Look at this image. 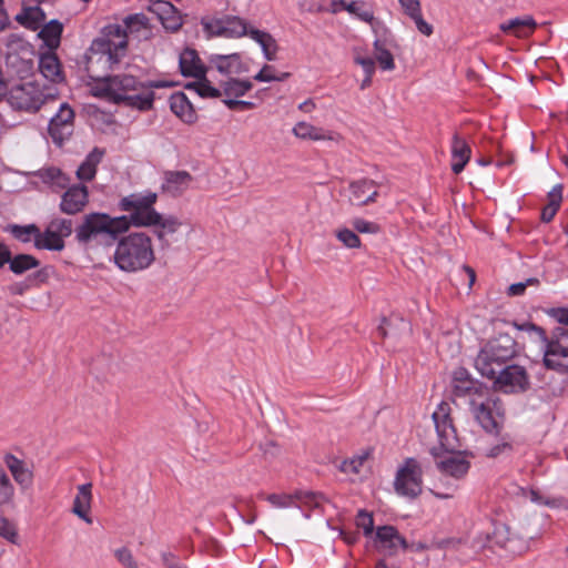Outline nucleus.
I'll list each match as a JSON object with an SVG mask.
<instances>
[{
  "label": "nucleus",
  "mask_w": 568,
  "mask_h": 568,
  "mask_svg": "<svg viewBox=\"0 0 568 568\" xmlns=\"http://www.w3.org/2000/svg\"><path fill=\"white\" fill-rule=\"evenodd\" d=\"M120 41L94 39L85 53V70L95 82L94 94L109 102L122 104L140 111L153 108L154 89L173 87V82L153 80L141 82L131 74H108L118 65L126 51L125 37L115 28Z\"/></svg>",
  "instance_id": "obj_1"
},
{
  "label": "nucleus",
  "mask_w": 568,
  "mask_h": 568,
  "mask_svg": "<svg viewBox=\"0 0 568 568\" xmlns=\"http://www.w3.org/2000/svg\"><path fill=\"white\" fill-rule=\"evenodd\" d=\"M158 193L151 190L134 192L123 196L119 203V210L129 212V215H122L125 221V231L131 226L134 227H156L155 236L160 241L162 247L169 246L166 235L175 233L181 226V222L173 215L164 216L154 209L158 201Z\"/></svg>",
  "instance_id": "obj_2"
},
{
  "label": "nucleus",
  "mask_w": 568,
  "mask_h": 568,
  "mask_svg": "<svg viewBox=\"0 0 568 568\" xmlns=\"http://www.w3.org/2000/svg\"><path fill=\"white\" fill-rule=\"evenodd\" d=\"M450 410V405L443 400L432 414L439 445L446 454L439 455L437 448H433L430 453L435 457L436 467L442 475L460 479L468 473L470 463L464 455L456 452L459 448V443Z\"/></svg>",
  "instance_id": "obj_3"
},
{
  "label": "nucleus",
  "mask_w": 568,
  "mask_h": 568,
  "mask_svg": "<svg viewBox=\"0 0 568 568\" xmlns=\"http://www.w3.org/2000/svg\"><path fill=\"white\" fill-rule=\"evenodd\" d=\"M155 261L152 237L142 231L120 235L115 242L113 263L125 273L148 270Z\"/></svg>",
  "instance_id": "obj_4"
},
{
  "label": "nucleus",
  "mask_w": 568,
  "mask_h": 568,
  "mask_svg": "<svg viewBox=\"0 0 568 568\" xmlns=\"http://www.w3.org/2000/svg\"><path fill=\"white\" fill-rule=\"evenodd\" d=\"M125 225L123 216L91 212L84 214L81 223L75 226L74 239L84 246H112L120 235L126 233Z\"/></svg>",
  "instance_id": "obj_5"
},
{
  "label": "nucleus",
  "mask_w": 568,
  "mask_h": 568,
  "mask_svg": "<svg viewBox=\"0 0 568 568\" xmlns=\"http://www.w3.org/2000/svg\"><path fill=\"white\" fill-rule=\"evenodd\" d=\"M516 355L517 343L513 336L499 334L481 346L475 358V367L483 377H494Z\"/></svg>",
  "instance_id": "obj_6"
},
{
  "label": "nucleus",
  "mask_w": 568,
  "mask_h": 568,
  "mask_svg": "<svg viewBox=\"0 0 568 568\" xmlns=\"http://www.w3.org/2000/svg\"><path fill=\"white\" fill-rule=\"evenodd\" d=\"M528 332L541 343L545 366L560 373H568V327H555L548 336L542 327L529 324Z\"/></svg>",
  "instance_id": "obj_7"
},
{
  "label": "nucleus",
  "mask_w": 568,
  "mask_h": 568,
  "mask_svg": "<svg viewBox=\"0 0 568 568\" xmlns=\"http://www.w3.org/2000/svg\"><path fill=\"white\" fill-rule=\"evenodd\" d=\"M394 489L397 495L415 499L423 490V468L415 458H406L397 469L394 479Z\"/></svg>",
  "instance_id": "obj_8"
},
{
  "label": "nucleus",
  "mask_w": 568,
  "mask_h": 568,
  "mask_svg": "<svg viewBox=\"0 0 568 568\" xmlns=\"http://www.w3.org/2000/svg\"><path fill=\"white\" fill-rule=\"evenodd\" d=\"M202 26L209 37L240 39L246 36L248 22L239 16L225 14L221 18L202 19Z\"/></svg>",
  "instance_id": "obj_9"
},
{
  "label": "nucleus",
  "mask_w": 568,
  "mask_h": 568,
  "mask_svg": "<svg viewBox=\"0 0 568 568\" xmlns=\"http://www.w3.org/2000/svg\"><path fill=\"white\" fill-rule=\"evenodd\" d=\"M7 101L16 110L36 112L44 103V95L39 85L26 82L13 85L7 94Z\"/></svg>",
  "instance_id": "obj_10"
},
{
  "label": "nucleus",
  "mask_w": 568,
  "mask_h": 568,
  "mask_svg": "<svg viewBox=\"0 0 568 568\" xmlns=\"http://www.w3.org/2000/svg\"><path fill=\"white\" fill-rule=\"evenodd\" d=\"M494 385L504 393L525 392L529 387V376L521 365L508 363L494 377H489Z\"/></svg>",
  "instance_id": "obj_11"
},
{
  "label": "nucleus",
  "mask_w": 568,
  "mask_h": 568,
  "mask_svg": "<svg viewBox=\"0 0 568 568\" xmlns=\"http://www.w3.org/2000/svg\"><path fill=\"white\" fill-rule=\"evenodd\" d=\"M74 111L68 103H61L58 112L51 118L48 126L53 142L61 145L73 131Z\"/></svg>",
  "instance_id": "obj_12"
},
{
  "label": "nucleus",
  "mask_w": 568,
  "mask_h": 568,
  "mask_svg": "<svg viewBox=\"0 0 568 568\" xmlns=\"http://www.w3.org/2000/svg\"><path fill=\"white\" fill-rule=\"evenodd\" d=\"M498 400L491 397H486L483 400L477 398H469V406L473 416L487 433L498 432V422L496 420L495 414H498L496 409Z\"/></svg>",
  "instance_id": "obj_13"
},
{
  "label": "nucleus",
  "mask_w": 568,
  "mask_h": 568,
  "mask_svg": "<svg viewBox=\"0 0 568 568\" xmlns=\"http://www.w3.org/2000/svg\"><path fill=\"white\" fill-rule=\"evenodd\" d=\"M88 203L89 190L84 184L79 183L65 187L59 209L64 214L74 215L82 212Z\"/></svg>",
  "instance_id": "obj_14"
},
{
  "label": "nucleus",
  "mask_w": 568,
  "mask_h": 568,
  "mask_svg": "<svg viewBox=\"0 0 568 568\" xmlns=\"http://www.w3.org/2000/svg\"><path fill=\"white\" fill-rule=\"evenodd\" d=\"M348 191L349 202L358 206L375 202L378 195L377 184L369 179H361L351 182Z\"/></svg>",
  "instance_id": "obj_15"
},
{
  "label": "nucleus",
  "mask_w": 568,
  "mask_h": 568,
  "mask_svg": "<svg viewBox=\"0 0 568 568\" xmlns=\"http://www.w3.org/2000/svg\"><path fill=\"white\" fill-rule=\"evenodd\" d=\"M180 72L185 78H199L206 74V67L194 49H184L179 57Z\"/></svg>",
  "instance_id": "obj_16"
},
{
  "label": "nucleus",
  "mask_w": 568,
  "mask_h": 568,
  "mask_svg": "<svg viewBox=\"0 0 568 568\" xmlns=\"http://www.w3.org/2000/svg\"><path fill=\"white\" fill-rule=\"evenodd\" d=\"M54 50H48L40 54L39 70L41 74L52 83H62L65 80L61 62Z\"/></svg>",
  "instance_id": "obj_17"
},
{
  "label": "nucleus",
  "mask_w": 568,
  "mask_h": 568,
  "mask_svg": "<svg viewBox=\"0 0 568 568\" xmlns=\"http://www.w3.org/2000/svg\"><path fill=\"white\" fill-rule=\"evenodd\" d=\"M192 181V175L186 171H168L164 173L162 190L172 196H179L190 187Z\"/></svg>",
  "instance_id": "obj_18"
},
{
  "label": "nucleus",
  "mask_w": 568,
  "mask_h": 568,
  "mask_svg": "<svg viewBox=\"0 0 568 568\" xmlns=\"http://www.w3.org/2000/svg\"><path fill=\"white\" fill-rule=\"evenodd\" d=\"M450 153L452 171L459 174L470 160L471 149L467 141L456 133L452 139Z\"/></svg>",
  "instance_id": "obj_19"
},
{
  "label": "nucleus",
  "mask_w": 568,
  "mask_h": 568,
  "mask_svg": "<svg viewBox=\"0 0 568 568\" xmlns=\"http://www.w3.org/2000/svg\"><path fill=\"white\" fill-rule=\"evenodd\" d=\"M170 109L184 123L192 124L197 114L184 92H175L170 97Z\"/></svg>",
  "instance_id": "obj_20"
},
{
  "label": "nucleus",
  "mask_w": 568,
  "mask_h": 568,
  "mask_svg": "<svg viewBox=\"0 0 568 568\" xmlns=\"http://www.w3.org/2000/svg\"><path fill=\"white\" fill-rule=\"evenodd\" d=\"M146 17L143 14V13H135V14H130L124 20H123V27L122 26H119V24H114V26H110L108 28L109 32H108V37L109 38H104L105 40H112V41H120V37L116 34L115 32V28H120L122 33H123V37H125V41L128 42V34L129 33H136L139 32L142 28H145L146 27Z\"/></svg>",
  "instance_id": "obj_21"
},
{
  "label": "nucleus",
  "mask_w": 568,
  "mask_h": 568,
  "mask_svg": "<svg viewBox=\"0 0 568 568\" xmlns=\"http://www.w3.org/2000/svg\"><path fill=\"white\" fill-rule=\"evenodd\" d=\"M104 156V150L94 148L79 165L75 175L78 180L83 184L84 182L92 181L98 171V165L101 163Z\"/></svg>",
  "instance_id": "obj_22"
},
{
  "label": "nucleus",
  "mask_w": 568,
  "mask_h": 568,
  "mask_svg": "<svg viewBox=\"0 0 568 568\" xmlns=\"http://www.w3.org/2000/svg\"><path fill=\"white\" fill-rule=\"evenodd\" d=\"M209 62L215 67L221 74H240L243 71L240 53L211 54Z\"/></svg>",
  "instance_id": "obj_23"
},
{
  "label": "nucleus",
  "mask_w": 568,
  "mask_h": 568,
  "mask_svg": "<svg viewBox=\"0 0 568 568\" xmlns=\"http://www.w3.org/2000/svg\"><path fill=\"white\" fill-rule=\"evenodd\" d=\"M376 540L383 548L388 549L390 554L396 552L399 547L403 549L407 548L406 539L398 534L394 526L378 527L376 529Z\"/></svg>",
  "instance_id": "obj_24"
},
{
  "label": "nucleus",
  "mask_w": 568,
  "mask_h": 568,
  "mask_svg": "<svg viewBox=\"0 0 568 568\" xmlns=\"http://www.w3.org/2000/svg\"><path fill=\"white\" fill-rule=\"evenodd\" d=\"M92 500V484L87 483L78 486V494L73 500L72 513L79 518L84 520L87 524L92 523V518L89 516V510Z\"/></svg>",
  "instance_id": "obj_25"
},
{
  "label": "nucleus",
  "mask_w": 568,
  "mask_h": 568,
  "mask_svg": "<svg viewBox=\"0 0 568 568\" xmlns=\"http://www.w3.org/2000/svg\"><path fill=\"white\" fill-rule=\"evenodd\" d=\"M34 175L55 192L64 190L70 184V178L55 166L40 169Z\"/></svg>",
  "instance_id": "obj_26"
},
{
  "label": "nucleus",
  "mask_w": 568,
  "mask_h": 568,
  "mask_svg": "<svg viewBox=\"0 0 568 568\" xmlns=\"http://www.w3.org/2000/svg\"><path fill=\"white\" fill-rule=\"evenodd\" d=\"M4 462L7 467L11 471L14 480L20 485L22 489H27L32 485V471L26 466V464L21 459L17 458L11 454H8L4 457Z\"/></svg>",
  "instance_id": "obj_27"
},
{
  "label": "nucleus",
  "mask_w": 568,
  "mask_h": 568,
  "mask_svg": "<svg viewBox=\"0 0 568 568\" xmlns=\"http://www.w3.org/2000/svg\"><path fill=\"white\" fill-rule=\"evenodd\" d=\"M16 20L21 26L36 31L44 23L45 13L39 6L24 7L22 11L16 16Z\"/></svg>",
  "instance_id": "obj_28"
},
{
  "label": "nucleus",
  "mask_w": 568,
  "mask_h": 568,
  "mask_svg": "<svg viewBox=\"0 0 568 568\" xmlns=\"http://www.w3.org/2000/svg\"><path fill=\"white\" fill-rule=\"evenodd\" d=\"M63 24L59 20L52 19L42 24L39 37L49 50H55L60 45Z\"/></svg>",
  "instance_id": "obj_29"
},
{
  "label": "nucleus",
  "mask_w": 568,
  "mask_h": 568,
  "mask_svg": "<svg viewBox=\"0 0 568 568\" xmlns=\"http://www.w3.org/2000/svg\"><path fill=\"white\" fill-rule=\"evenodd\" d=\"M34 247L38 250L61 252L64 250L65 243L47 225L44 231L39 229L38 236L34 241Z\"/></svg>",
  "instance_id": "obj_30"
},
{
  "label": "nucleus",
  "mask_w": 568,
  "mask_h": 568,
  "mask_svg": "<svg viewBox=\"0 0 568 568\" xmlns=\"http://www.w3.org/2000/svg\"><path fill=\"white\" fill-rule=\"evenodd\" d=\"M292 131L296 138L302 140L324 141L333 139V136L322 128L314 126L313 124L304 121L297 122Z\"/></svg>",
  "instance_id": "obj_31"
},
{
  "label": "nucleus",
  "mask_w": 568,
  "mask_h": 568,
  "mask_svg": "<svg viewBox=\"0 0 568 568\" xmlns=\"http://www.w3.org/2000/svg\"><path fill=\"white\" fill-rule=\"evenodd\" d=\"M562 184H556L547 194L548 204L542 207L540 219L545 223H549L560 209L562 201Z\"/></svg>",
  "instance_id": "obj_32"
},
{
  "label": "nucleus",
  "mask_w": 568,
  "mask_h": 568,
  "mask_svg": "<svg viewBox=\"0 0 568 568\" xmlns=\"http://www.w3.org/2000/svg\"><path fill=\"white\" fill-rule=\"evenodd\" d=\"M397 331L400 333H409L410 325L403 317L394 315L389 318L384 317L381 325L377 327V332L382 337L395 336Z\"/></svg>",
  "instance_id": "obj_33"
},
{
  "label": "nucleus",
  "mask_w": 568,
  "mask_h": 568,
  "mask_svg": "<svg viewBox=\"0 0 568 568\" xmlns=\"http://www.w3.org/2000/svg\"><path fill=\"white\" fill-rule=\"evenodd\" d=\"M374 53L375 59L378 62L381 69L383 71H392L395 69L394 57L388 49V41L386 39L382 40L379 37H376L374 42Z\"/></svg>",
  "instance_id": "obj_34"
},
{
  "label": "nucleus",
  "mask_w": 568,
  "mask_h": 568,
  "mask_svg": "<svg viewBox=\"0 0 568 568\" xmlns=\"http://www.w3.org/2000/svg\"><path fill=\"white\" fill-rule=\"evenodd\" d=\"M295 499V507H298L300 509H318L324 503L327 501V498L324 494L311 490H296Z\"/></svg>",
  "instance_id": "obj_35"
},
{
  "label": "nucleus",
  "mask_w": 568,
  "mask_h": 568,
  "mask_svg": "<svg viewBox=\"0 0 568 568\" xmlns=\"http://www.w3.org/2000/svg\"><path fill=\"white\" fill-rule=\"evenodd\" d=\"M535 27L536 22L531 17L514 18L499 26L503 32L511 33L516 37H524L526 28L532 30Z\"/></svg>",
  "instance_id": "obj_36"
},
{
  "label": "nucleus",
  "mask_w": 568,
  "mask_h": 568,
  "mask_svg": "<svg viewBox=\"0 0 568 568\" xmlns=\"http://www.w3.org/2000/svg\"><path fill=\"white\" fill-rule=\"evenodd\" d=\"M8 264L12 273L21 275L29 270L38 267L40 265V261L30 254H18L13 257L10 255Z\"/></svg>",
  "instance_id": "obj_37"
},
{
  "label": "nucleus",
  "mask_w": 568,
  "mask_h": 568,
  "mask_svg": "<svg viewBox=\"0 0 568 568\" xmlns=\"http://www.w3.org/2000/svg\"><path fill=\"white\" fill-rule=\"evenodd\" d=\"M453 392L455 396H469L478 399L483 395V387L471 378L464 381L453 378Z\"/></svg>",
  "instance_id": "obj_38"
},
{
  "label": "nucleus",
  "mask_w": 568,
  "mask_h": 568,
  "mask_svg": "<svg viewBox=\"0 0 568 568\" xmlns=\"http://www.w3.org/2000/svg\"><path fill=\"white\" fill-rule=\"evenodd\" d=\"M253 84L250 80H241L231 78L222 84L223 93L227 97V99H239L246 94Z\"/></svg>",
  "instance_id": "obj_39"
},
{
  "label": "nucleus",
  "mask_w": 568,
  "mask_h": 568,
  "mask_svg": "<svg viewBox=\"0 0 568 568\" xmlns=\"http://www.w3.org/2000/svg\"><path fill=\"white\" fill-rule=\"evenodd\" d=\"M196 79L197 81L186 84L185 88L189 90H194L202 98L221 97L222 91L211 84V82L206 79V74Z\"/></svg>",
  "instance_id": "obj_40"
},
{
  "label": "nucleus",
  "mask_w": 568,
  "mask_h": 568,
  "mask_svg": "<svg viewBox=\"0 0 568 568\" xmlns=\"http://www.w3.org/2000/svg\"><path fill=\"white\" fill-rule=\"evenodd\" d=\"M9 232L11 235L22 242V243H29L31 241H36V237L38 236L39 227L36 224H28V225H18L12 224L9 225Z\"/></svg>",
  "instance_id": "obj_41"
},
{
  "label": "nucleus",
  "mask_w": 568,
  "mask_h": 568,
  "mask_svg": "<svg viewBox=\"0 0 568 568\" xmlns=\"http://www.w3.org/2000/svg\"><path fill=\"white\" fill-rule=\"evenodd\" d=\"M363 2L359 1H351L346 7V11L363 22L369 23L375 33H377L376 26L378 22L375 20L374 12L369 9H363L359 7Z\"/></svg>",
  "instance_id": "obj_42"
},
{
  "label": "nucleus",
  "mask_w": 568,
  "mask_h": 568,
  "mask_svg": "<svg viewBox=\"0 0 568 568\" xmlns=\"http://www.w3.org/2000/svg\"><path fill=\"white\" fill-rule=\"evenodd\" d=\"M14 498V486L9 475L0 466V507L12 504Z\"/></svg>",
  "instance_id": "obj_43"
},
{
  "label": "nucleus",
  "mask_w": 568,
  "mask_h": 568,
  "mask_svg": "<svg viewBox=\"0 0 568 568\" xmlns=\"http://www.w3.org/2000/svg\"><path fill=\"white\" fill-rule=\"evenodd\" d=\"M48 226L63 241L74 232L71 219L54 217L48 223Z\"/></svg>",
  "instance_id": "obj_44"
},
{
  "label": "nucleus",
  "mask_w": 568,
  "mask_h": 568,
  "mask_svg": "<svg viewBox=\"0 0 568 568\" xmlns=\"http://www.w3.org/2000/svg\"><path fill=\"white\" fill-rule=\"evenodd\" d=\"M266 500L275 508L295 507L296 499L294 494H270Z\"/></svg>",
  "instance_id": "obj_45"
},
{
  "label": "nucleus",
  "mask_w": 568,
  "mask_h": 568,
  "mask_svg": "<svg viewBox=\"0 0 568 568\" xmlns=\"http://www.w3.org/2000/svg\"><path fill=\"white\" fill-rule=\"evenodd\" d=\"M367 459V454L354 456L351 459H345L339 465V470L345 474H359L361 468Z\"/></svg>",
  "instance_id": "obj_46"
},
{
  "label": "nucleus",
  "mask_w": 568,
  "mask_h": 568,
  "mask_svg": "<svg viewBox=\"0 0 568 568\" xmlns=\"http://www.w3.org/2000/svg\"><path fill=\"white\" fill-rule=\"evenodd\" d=\"M114 557L124 568H140L132 551L128 547H121L114 550Z\"/></svg>",
  "instance_id": "obj_47"
},
{
  "label": "nucleus",
  "mask_w": 568,
  "mask_h": 568,
  "mask_svg": "<svg viewBox=\"0 0 568 568\" xmlns=\"http://www.w3.org/2000/svg\"><path fill=\"white\" fill-rule=\"evenodd\" d=\"M356 526L363 530L365 536H371L374 531L373 515L361 509L356 516Z\"/></svg>",
  "instance_id": "obj_48"
},
{
  "label": "nucleus",
  "mask_w": 568,
  "mask_h": 568,
  "mask_svg": "<svg viewBox=\"0 0 568 568\" xmlns=\"http://www.w3.org/2000/svg\"><path fill=\"white\" fill-rule=\"evenodd\" d=\"M336 236L346 247L355 248V247H359V245H361L359 237L357 236V234L354 231H352L349 229L339 230L336 233Z\"/></svg>",
  "instance_id": "obj_49"
},
{
  "label": "nucleus",
  "mask_w": 568,
  "mask_h": 568,
  "mask_svg": "<svg viewBox=\"0 0 568 568\" xmlns=\"http://www.w3.org/2000/svg\"><path fill=\"white\" fill-rule=\"evenodd\" d=\"M352 225L359 233L376 234L379 232L378 224L361 217L354 219Z\"/></svg>",
  "instance_id": "obj_50"
},
{
  "label": "nucleus",
  "mask_w": 568,
  "mask_h": 568,
  "mask_svg": "<svg viewBox=\"0 0 568 568\" xmlns=\"http://www.w3.org/2000/svg\"><path fill=\"white\" fill-rule=\"evenodd\" d=\"M0 536L13 544L18 537L14 525L4 517H0Z\"/></svg>",
  "instance_id": "obj_51"
},
{
  "label": "nucleus",
  "mask_w": 568,
  "mask_h": 568,
  "mask_svg": "<svg viewBox=\"0 0 568 568\" xmlns=\"http://www.w3.org/2000/svg\"><path fill=\"white\" fill-rule=\"evenodd\" d=\"M263 57L267 61H274L276 59V53L278 51V45L274 37L271 34V40H264L262 44H260Z\"/></svg>",
  "instance_id": "obj_52"
},
{
  "label": "nucleus",
  "mask_w": 568,
  "mask_h": 568,
  "mask_svg": "<svg viewBox=\"0 0 568 568\" xmlns=\"http://www.w3.org/2000/svg\"><path fill=\"white\" fill-rule=\"evenodd\" d=\"M539 281L536 277L527 278L525 282L514 283L508 287V294L511 296L523 295L527 286L537 285Z\"/></svg>",
  "instance_id": "obj_53"
},
{
  "label": "nucleus",
  "mask_w": 568,
  "mask_h": 568,
  "mask_svg": "<svg viewBox=\"0 0 568 568\" xmlns=\"http://www.w3.org/2000/svg\"><path fill=\"white\" fill-rule=\"evenodd\" d=\"M505 538H500L497 536V531H494V536H490L489 532L485 535V539H483L481 535L477 537V544L480 545V547L485 548H493L495 545L497 546H504Z\"/></svg>",
  "instance_id": "obj_54"
},
{
  "label": "nucleus",
  "mask_w": 568,
  "mask_h": 568,
  "mask_svg": "<svg viewBox=\"0 0 568 568\" xmlns=\"http://www.w3.org/2000/svg\"><path fill=\"white\" fill-rule=\"evenodd\" d=\"M273 67L270 64H265L255 75L254 80L260 82H272V81H282V78H277V75H274Z\"/></svg>",
  "instance_id": "obj_55"
},
{
  "label": "nucleus",
  "mask_w": 568,
  "mask_h": 568,
  "mask_svg": "<svg viewBox=\"0 0 568 568\" xmlns=\"http://www.w3.org/2000/svg\"><path fill=\"white\" fill-rule=\"evenodd\" d=\"M223 103L229 110H251L255 108L253 102L239 99H224Z\"/></svg>",
  "instance_id": "obj_56"
},
{
  "label": "nucleus",
  "mask_w": 568,
  "mask_h": 568,
  "mask_svg": "<svg viewBox=\"0 0 568 568\" xmlns=\"http://www.w3.org/2000/svg\"><path fill=\"white\" fill-rule=\"evenodd\" d=\"M354 62L362 67L365 75L375 73V60L373 58L357 55L355 57Z\"/></svg>",
  "instance_id": "obj_57"
},
{
  "label": "nucleus",
  "mask_w": 568,
  "mask_h": 568,
  "mask_svg": "<svg viewBox=\"0 0 568 568\" xmlns=\"http://www.w3.org/2000/svg\"><path fill=\"white\" fill-rule=\"evenodd\" d=\"M404 12L410 18L422 11L419 0H398Z\"/></svg>",
  "instance_id": "obj_58"
},
{
  "label": "nucleus",
  "mask_w": 568,
  "mask_h": 568,
  "mask_svg": "<svg viewBox=\"0 0 568 568\" xmlns=\"http://www.w3.org/2000/svg\"><path fill=\"white\" fill-rule=\"evenodd\" d=\"M410 19L414 20L417 30L422 34L429 37L433 33V27L432 24L424 20L422 11L410 17Z\"/></svg>",
  "instance_id": "obj_59"
},
{
  "label": "nucleus",
  "mask_w": 568,
  "mask_h": 568,
  "mask_svg": "<svg viewBox=\"0 0 568 568\" xmlns=\"http://www.w3.org/2000/svg\"><path fill=\"white\" fill-rule=\"evenodd\" d=\"M246 36L250 37L253 41H255L258 45L262 44V42L265 39L271 40V33L263 31V30L250 28V27H247Z\"/></svg>",
  "instance_id": "obj_60"
},
{
  "label": "nucleus",
  "mask_w": 568,
  "mask_h": 568,
  "mask_svg": "<svg viewBox=\"0 0 568 568\" xmlns=\"http://www.w3.org/2000/svg\"><path fill=\"white\" fill-rule=\"evenodd\" d=\"M549 315L559 324L568 326V307H557L549 311Z\"/></svg>",
  "instance_id": "obj_61"
},
{
  "label": "nucleus",
  "mask_w": 568,
  "mask_h": 568,
  "mask_svg": "<svg viewBox=\"0 0 568 568\" xmlns=\"http://www.w3.org/2000/svg\"><path fill=\"white\" fill-rule=\"evenodd\" d=\"M48 277H49V268L43 267V268L38 270V271L33 272L32 274H30L28 276V281L34 285H40V284L47 282Z\"/></svg>",
  "instance_id": "obj_62"
},
{
  "label": "nucleus",
  "mask_w": 568,
  "mask_h": 568,
  "mask_svg": "<svg viewBox=\"0 0 568 568\" xmlns=\"http://www.w3.org/2000/svg\"><path fill=\"white\" fill-rule=\"evenodd\" d=\"M518 489L524 497L529 498L534 503L542 504L541 497L537 490L531 489V488L527 489L524 487H519Z\"/></svg>",
  "instance_id": "obj_63"
},
{
  "label": "nucleus",
  "mask_w": 568,
  "mask_h": 568,
  "mask_svg": "<svg viewBox=\"0 0 568 568\" xmlns=\"http://www.w3.org/2000/svg\"><path fill=\"white\" fill-rule=\"evenodd\" d=\"M160 18L163 22V26L171 31H176L181 27V21L179 18L173 17L168 20H164L162 16Z\"/></svg>",
  "instance_id": "obj_64"
}]
</instances>
